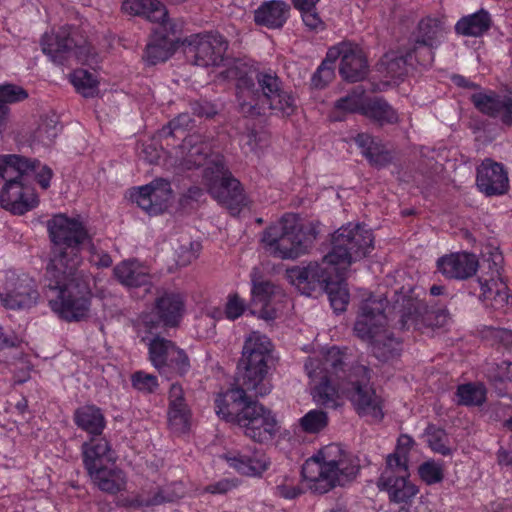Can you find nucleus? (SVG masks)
I'll return each instance as SVG.
<instances>
[{
  "label": "nucleus",
  "instance_id": "nucleus-13",
  "mask_svg": "<svg viewBox=\"0 0 512 512\" xmlns=\"http://www.w3.org/2000/svg\"><path fill=\"white\" fill-rule=\"evenodd\" d=\"M447 34L443 16H425L419 20L411 34L412 52L419 64L430 65L435 56V50L441 45Z\"/></svg>",
  "mask_w": 512,
  "mask_h": 512
},
{
  "label": "nucleus",
  "instance_id": "nucleus-56",
  "mask_svg": "<svg viewBox=\"0 0 512 512\" xmlns=\"http://www.w3.org/2000/svg\"><path fill=\"white\" fill-rule=\"evenodd\" d=\"M246 304L237 294L230 295L225 306V315L229 320L239 318L245 311Z\"/></svg>",
  "mask_w": 512,
  "mask_h": 512
},
{
  "label": "nucleus",
  "instance_id": "nucleus-17",
  "mask_svg": "<svg viewBox=\"0 0 512 512\" xmlns=\"http://www.w3.org/2000/svg\"><path fill=\"white\" fill-rule=\"evenodd\" d=\"M185 311L184 298L179 293L165 292L157 297L152 310V314L157 318L154 320L152 316H146L143 324L150 334H154V330L162 325L163 327H177L183 317Z\"/></svg>",
  "mask_w": 512,
  "mask_h": 512
},
{
  "label": "nucleus",
  "instance_id": "nucleus-14",
  "mask_svg": "<svg viewBox=\"0 0 512 512\" xmlns=\"http://www.w3.org/2000/svg\"><path fill=\"white\" fill-rule=\"evenodd\" d=\"M148 343L149 360L161 375L184 376L190 370V360L186 352L173 341L157 335Z\"/></svg>",
  "mask_w": 512,
  "mask_h": 512
},
{
  "label": "nucleus",
  "instance_id": "nucleus-37",
  "mask_svg": "<svg viewBox=\"0 0 512 512\" xmlns=\"http://www.w3.org/2000/svg\"><path fill=\"white\" fill-rule=\"evenodd\" d=\"M169 31L173 32L170 23L166 30L160 26L159 30L155 32V39L147 44L144 57L149 64L155 65L164 62L172 55L173 41L168 37Z\"/></svg>",
  "mask_w": 512,
  "mask_h": 512
},
{
  "label": "nucleus",
  "instance_id": "nucleus-38",
  "mask_svg": "<svg viewBox=\"0 0 512 512\" xmlns=\"http://www.w3.org/2000/svg\"><path fill=\"white\" fill-rule=\"evenodd\" d=\"M183 148L187 149L183 165L187 169L200 167L206 164L211 153L208 143L199 141V137L190 136L184 139Z\"/></svg>",
  "mask_w": 512,
  "mask_h": 512
},
{
  "label": "nucleus",
  "instance_id": "nucleus-53",
  "mask_svg": "<svg viewBox=\"0 0 512 512\" xmlns=\"http://www.w3.org/2000/svg\"><path fill=\"white\" fill-rule=\"evenodd\" d=\"M27 97L28 93L20 86L13 84L0 86V104L3 106L22 101Z\"/></svg>",
  "mask_w": 512,
  "mask_h": 512
},
{
  "label": "nucleus",
  "instance_id": "nucleus-54",
  "mask_svg": "<svg viewBox=\"0 0 512 512\" xmlns=\"http://www.w3.org/2000/svg\"><path fill=\"white\" fill-rule=\"evenodd\" d=\"M303 493L301 487L296 483L295 479L285 477L276 485L275 494L284 499H295Z\"/></svg>",
  "mask_w": 512,
  "mask_h": 512
},
{
  "label": "nucleus",
  "instance_id": "nucleus-61",
  "mask_svg": "<svg viewBox=\"0 0 512 512\" xmlns=\"http://www.w3.org/2000/svg\"><path fill=\"white\" fill-rule=\"evenodd\" d=\"M496 119H499L500 122L506 126L512 127V98L506 96L504 99L499 115Z\"/></svg>",
  "mask_w": 512,
  "mask_h": 512
},
{
  "label": "nucleus",
  "instance_id": "nucleus-31",
  "mask_svg": "<svg viewBox=\"0 0 512 512\" xmlns=\"http://www.w3.org/2000/svg\"><path fill=\"white\" fill-rule=\"evenodd\" d=\"M409 476H380L377 486L387 491L389 499L394 503H408L418 493V488L408 480Z\"/></svg>",
  "mask_w": 512,
  "mask_h": 512
},
{
  "label": "nucleus",
  "instance_id": "nucleus-9",
  "mask_svg": "<svg viewBox=\"0 0 512 512\" xmlns=\"http://www.w3.org/2000/svg\"><path fill=\"white\" fill-rule=\"evenodd\" d=\"M317 235L315 224H303L296 214L287 213L263 231L261 242L273 257L296 259L308 251Z\"/></svg>",
  "mask_w": 512,
  "mask_h": 512
},
{
  "label": "nucleus",
  "instance_id": "nucleus-15",
  "mask_svg": "<svg viewBox=\"0 0 512 512\" xmlns=\"http://www.w3.org/2000/svg\"><path fill=\"white\" fill-rule=\"evenodd\" d=\"M187 55L201 67L218 66L223 61L228 43L217 32L192 34L184 40Z\"/></svg>",
  "mask_w": 512,
  "mask_h": 512
},
{
  "label": "nucleus",
  "instance_id": "nucleus-30",
  "mask_svg": "<svg viewBox=\"0 0 512 512\" xmlns=\"http://www.w3.org/2000/svg\"><path fill=\"white\" fill-rule=\"evenodd\" d=\"M122 10L134 16H143L151 22L158 23L164 30L169 24L168 11L159 0H124Z\"/></svg>",
  "mask_w": 512,
  "mask_h": 512
},
{
  "label": "nucleus",
  "instance_id": "nucleus-10",
  "mask_svg": "<svg viewBox=\"0 0 512 512\" xmlns=\"http://www.w3.org/2000/svg\"><path fill=\"white\" fill-rule=\"evenodd\" d=\"M374 237L370 229L361 224L349 223L332 235V248L323 257V264L344 270L353 262L366 257L374 248Z\"/></svg>",
  "mask_w": 512,
  "mask_h": 512
},
{
  "label": "nucleus",
  "instance_id": "nucleus-19",
  "mask_svg": "<svg viewBox=\"0 0 512 512\" xmlns=\"http://www.w3.org/2000/svg\"><path fill=\"white\" fill-rule=\"evenodd\" d=\"M172 197L171 184L163 178L155 179L131 193V199L150 215H157L165 211Z\"/></svg>",
  "mask_w": 512,
  "mask_h": 512
},
{
  "label": "nucleus",
  "instance_id": "nucleus-55",
  "mask_svg": "<svg viewBox=\"0 0 512 512\" xmlns=\"http://www.w3.org/2000/svg\"><path fill=\"white\" fill-rule=\"evenodd\" d=\"M328 297L335 312L340 313L346 310V306L349 303V293L347 289L338 287L335 290H330Z\"/></svg>",
  "mask_w": 512,
  "mask_h": 512
},
{
  "label": "nucleus",
  "instance_id": "nucleus-4",
  "mask_svg": "<svg viewBox=\"0 0 512 512\" xmlns=\"http://www.w3.org/2000/svg\"><path fill=\"white\" fill-rule=\"evenodd\" d=\"M225 77L236 81L239 111L245 116H258L267 105L281 116H290L295 100L284 90L281 79L271 71H255L241 62H235L225 71Z\"/></svg>",
  "mask_w": 512,
  "mask_h": 512
},
{
  "label": "nucleus",
  "instance_id": "nucleus-1",
  "mask_svg": "<svg viewBox=\"0 0 512 512\" xmlns=\"http://www.w3.org/2000/svg\"><path fill=\"white\" fill-rule=\"evenodd\" d=\"M51 242L50 260L46 269L45 296L53 312L72 322L87 317L90 290L76 277L81 263V246L90 242L85 225L77 218L59 213L46 222Z\"/></svg>",
  "mask_w": 512,
  "mask_h": 512
},
{
  "label": "nucleus",
  "instance_id": "nucleus-49",
  "mask_svg": "<svg viewBox=\"0 0 512 512\" xmlns=\"http://www.w3.org/2000/svg\"><path fill=\"white\" fill-rule=\"evenodd\" d=\"M386 474L390 477L409 476L408 456L396 451L389 454L386 458V467L381 476Z\"/></svg>",
  "mask_w": 512,
  "mask_h": 512
},
{
  "label": "nucleus",
  "instance_id": "nucleus-59",
  "mask_svg": "<svg viewBox=\"0 0 512 512\" xmlns=\"http://www.w3.org/2000/svg\"><path fill=\"white\" fill-rule=\"evenodd\" d=\"M302 14V20L304 24L311 30H318L323 28V21L319 17L315 8H309L307 10H299Z\"/></svg>",
  "mask_w": 512,
  "mask_h": 512
},
{
  "label": "nucleus",
  "instance_id": "nucleus-35",
  "mask_svg": "<svg viewBox=\"0 0 512 512\" xmlns=\"http://www.w3.org/2000/svg\"><path fill=\"white\" fill-rule=\"evenodd\" d=\"M478 284L481 290L479 298L483 301H490L491 306L495 309L504 308L510 303L511 296L503 280L481 276L478 278Z\"/></svg>",
  "mask_w": 512,
  "mask_h": 512
},
{
  "label": "nucleus",
  "instance_id": "nucleus-7",
  "mask_svg": "<svg viewBox=\"0 0 512 512\" xmlns=\"http://www.w3.org/2000/svg\"><path fill=\"white\" fill-rule=\"evenodd\" d=\"M39 166L38 159L16 154L0 156V178L5 180L0 191L2 208L14 215H24L38 205V197L34 189L25 184V176Z\"/></svg>",
  "mask_w": 512,
  "mask_h": 512
},
{
  "label": "nucleus",
  "instance_id": "nucleus-20",
  "mask_svg": "<svg viewBox=\"0 0 512 512\" xmlns=\"http://www.w3.org/2000/svg\"><path fill=\"white\" fill-rule=\"evenodd\" d=\"M476 186L487 197L505 195L510 187L508 171L502 163L485 158L476 168Z\"/></svg>",
  "mask_w": 512,
  "mask_h": 512
},
{
  "label": "nucleus",
  "instance_id": "nucleus-32",
  "mask_svg": "<svg viewBox=\"0 0 512 512\" xmlns=\"http://www.w3.org/2000/svg\"><path fill=\"white\" fill-rule=\"evenodd\" d=\"M492 26L490 13L480 9L475 13L461 17L455 24V33L464 37H481Z\"/></svg>",
  "mask_w": 512,
  "mask_h": 512
},
{
  "label": "nucleus",
  "instance_id": "nucleus-42",
  "mask_svg": "<svg viewBox=\"0 0 512 512\" xmlns=\"http://www.w3.org/2000/svg\"><path fill=\"white\" fill-rule=\"evenodd\" d=\"M455 402L462 406H481L486 401V388L482 384L466 383L457 387Z\"/></svg>",
  "mask_w": 512,
  "mask_h": 512
},
{
  "label": "nucleus",
  "instance_id": "nucleus-44",
  "mask_svg": "<svg viewBox=\"0 0 512 512\" xmlns=\"http://www.w3.org/2000/svg\"><path fill=\"white\" fill-rule=\"evenodd\" d=\"M425 436L427 437L428 446L433 452L443 456L452 454L450 439L444 429L430 424L425 429Z\"/></svg>",
  "mask_w": 512,
  "mask_h": 512
},
{
  "label": "nucleus",
  "instance_id": "nucleus-2",
  "mask_svg": "<svg viewBox=\"0 0 512 512\" xmlns=\"http://www.w3.org/2000/svg\"><path fill=\"white\" fill-rule=\"evenodd\" d=\"M347 351L333 346L306 360L307 375L316 383L313 398L322 406L337 408L344 396L359 416L380 421L383 401L371 384V369L352 363Z\"/></svg>",
  "mask_w": 512,
  "mask_h": 512
},
{
  "label": "nucleus",
  "instance_id": "nucleus-28",
  "mask_svg": "<svg viewBox=\"0 0 512 512\" xmlns=\"http://www.w3.org/2000/svg\"><path fill=\"white\" fill-rule=\"evenodd\" d=\"M290 5L283 0L264 1L254 11V21L268 29H280L290 16Z\"/></svg>",
  "mask_w": 512,
  "mask_h": 512
},
{
  "label": "nucleus",
  "instance_id": "nucleus-34",
  "mask_svg": "<svg viewBox=\"0 0 512 512\" xmlns=\"http://www.w3.org/2000/svg\"><path fill=\"white\" fill-rule=\"evenodd\" d=\"M115 278L126 287L148 286L151 276L137 261H122L113 269Z\"/></svg>",
  "mask_w": 512,
  "mask_h": 512
},
{
  "label": "nucleus",
  "instance_id": "nucleus-60",
  "mask_svg": "<svg viewBox=\"0 0 512 512\" xmlns=\"http://www.w3.org/2000/svg\"><path fill=\"white\" fill-rule=\"evenodd\" d=\"M30 173L35 175L36 181L41 186V188H49L50 180L53 176V171L49 166L40 163V166L37 167L35 171L28 172V174Z\"/></svg>",
  "mask_w": 512,
  "mask_h": 512
},
{
  "label": "nucleus",
  "instance_id": "nucleus-63",
  "mask_svg": "<svg viewBox=\"0 0 512 512\" xmlns=\"http://www.w3.org/2000/svg\"><path fill=\"white\" fill-rule=\"evenodd\" d=\"M181 249L182 253L179 255L178 263L185 266L197 258L200 244L190 243V250H187L185 247H182Z\"/></svg>",
  "mask_w": 512,
  "mask_h": 512
},
{
  "label": "nucleus",
  "instance_id": "nucleus-64",
  "mask_svg": "<svg viewBox=\"0 0 512 512\" xmlns=\"http://www.w3.org/2000/svg\"><path fill=\"white\" fill-rule=\"evenodd\" d=\"M234 485L227 479L220 480L206 487V491L211 494H224L232 489Z\"/></svg>",
  "mask_w": 512,
  "mask_h": 512
},
{
  "label": "nucleus",
  "instance_id": "nucleus-46",
  "mask_svg": "<svg viewBox=\"0 0 512 512\" xmlns=\"http://www.w3.org/2000/svg\"><path fill=\"white\" fill-rule=\"evenodd\" d=\"M328 421L326 412L313 409L299 419V426L305 433L316 434L327 427Z\"/></svg>",
  "mask_w": 512,
  "mask_h": 512
},
{
  "label": "nucleus",
  "instance_id": "nucleus-21",
  "mask_svg": "<svg viewBox=\"0 0 512 512\" xmlns=\"http://www.w3.org/2000/svg\"><path fill=\"white\" fill-rule=\"evenodd\" d=\"M251 312L266 321L277 318L278 308L276 301H280L285 295L283 290L270 281L252 280Z\"/></svg>",
  "mask_w": 512,
  "mask_h": 512
},
{
  "label": "nucleus",
  "instance_id": "nucleus-12",
  "mask_svg": "<svg viewBox=\"0 0 512 512\" xmlns=\"http://www.w3.org/2000/svg\"><path fill=\"white\" fill-rule=\"evenodd\" d=\"M203 182L212 198L229 210L237 212L244 205L241 183L225 166L222 158L216 157L205 167Z\"/></svg>",
  "mask_w": 512,
  "mask_h": 512
},
{
  "label": "nucleus",
  "instance_id": "nucleus-3",
  "mask_svg": "<svg viewBox=\"0 0 512 512\" xmlns=\"http://www.w3.org/2000/svg\"><path fill=\"white\" fill-rule=\"evenodd\" d=\"M389 302L400 316L401 329L417 327L428 313L427 305L416 289L410 286L393 290L390 300L386 296L378 300L369 298L362 303L354 331L360 339L370 344L373 355L382 362L398 357L402 350L400 341L387 329L385 309Z\"/></svg>",
  "mask_w": 512,
  "mask_h": 512
},
{
  "label": "nucleus",
  "instance_id": "nucleus-29",
  "mask_svg": "<svg viewBox=\"0 0 512 512\" xmlns=\"http://www.w3.org/2000/svg\"><path fill=\"white\" fill-rule=\"evenodd\" d=\"M354 141L371 166L383 168L392 163V152L379 138L367 133H359Z\"/></svg>",
  "mask_w": 512,
  "mask_h": 512
},
{
  "label": "nucleus",
  "instance_id": "nucleus-36",
  "mask_svg": "<svg viewBox=\"0 0 512 512\" xmlns=\"http://www.w3.org/2000/svg\"><path fill=\"white\" fill-rule=\"evenodd\" d=\"M73 420L77 427L92 436H100L105 428V417L95 405H84L74 412Z\"/></svg>",
  "mask_w": 512,
  "mask_h": 512
},
{
  "label": "nucleus",
  "instance_id": "nucleus-6",
  "mask_svg": "<svg viewBox=\"0 0 512 512\" xmlns=\"http://www.w3.org/2000/svg\"><path fill=\"white\" fill-rule=\"evenodd\" d=\"M359 465L339 444H329L302 466V476L315 493L324 494L337 486L351 482Z\"/></svg>",
  "mask_w": 512,
  "mask_h": 512
},
{
  "label": "nucleus",
  "instance_id": "nucleus-22",
  "mask_svg": "<svg viewBox=\"0 0 512 512\" xmlns=\"http://www.w3.org/2000/svg\"><path fill=\"white\" fill-rule=\"evenodd\" d=\"M230 467L246 476H260L270 464L264 451L256 447H246L225 455Z\"/></svg>",
  "mask_w": 512,
  "mask_h": 512
},
{
  "label": "nucleus",
  "instance_id": "nucleus-50",
  "mask_svg": "<svg viewBox=\"0 0 512 512\" xmlns=\"http://www.w3.org/2000/svg\"><path fill=\"white\" fill-rule=\"evenodd\" d=\"M421 479L428 485L439 483L444 478L443 466L435 461H426L418 469Z\"/></svg>",
  "mask_w": 512,
  "mask_h": 512
},
{
  "label": "nucleus",
  "instance_id": "nucleus-26",
  "mask_svg": "<svg viewBox=\"0 0 512 512\" xmlns=\"http://www.w3.org/2000/svg\"><path fill=\"white\" fill-rule=\"evenodd\" d=\"M82 457L87 472L116 462V455L109 441L100 436H92L82 444Z\"/></svg>",
  "mask_w": 512,
  "mask_h": 512
},
{
  "label": "nucleus",
  "instance_id": "nucleus-47",
  "mask_svg": "<svg viewBox=\"0 0 512 512\" xmlns=\"http://www.w3.org/2000/svg\"><path fill=\"white\" fill-rule=\"evenodd\" d=\"M71 82L84 97H93L97 93L98 82L87 70H75L71 75Z\"/></svg>",
  "mask_w": 512,
  "mask_h": 512
},
{
  "label": "nucleus",
  "instance_id": "nucleus-57",
  "mask_svg": "<svg viewBox=\"0 0 512 512\" xmlns=\"http://www.w3.org/2000/svg\"><path fill=\"white\" fill-rule=\"evenodd\" d=\"M502 262L503 256L498 251L491 252L489 254V257L483 260V266L487 264V267L489 269L490 275L488 278H496L499 280H503L501 276Z\"/></svg>",
  "mask_w": 512,
  "mask_h": 512
},
{
  "label": "nucleus",
  "instance_id": "nucleus-62",
  "mask_svg": "<svg viewBox=\"0 0 512 512\" xmlns=\"http://www.w3.org/2000/svg\"><path fill=\"white\" fill-rule=\"evenodd\" d=\"M491 336L495 341L502 344L506 348H512V330L505 328H495L491 330Z\"/></svg>",
  "mask_w": 512,
  "mask_h": 512
},
{
  "label": "nucleus",
  "instance_id": "nucleus-58",
  "mask_svg": "<svg viewBox=\"0 0 512 512\" xmlns=\"http://www.w3.org/2000/svg\"><path fill=\"white\" fill-rule=\"evenodd\" d=\"M193 120L189 113H181L169 122L168 134L175 136L177 132H184L193 126Z\"/></svg>",
  "mask_w": 512,
  "mask_h": 512
},
{
  "label": "nucleus",
  "instance_id": "nucleus-51",
  "mask_svg": "<svg viewBox=\"0 0 512 512\" xmlns=\"http://www.w3.org/2000/svg\"><path fill=\"white\" fill-rule=\"evenodd\" d=\"M132 386L144 393H153L158 387L157 377L143 371L135 372L131 377Z\"/></svg>",
  "mask_w": 512,
  "mask_h": 512
},
{
  "label": "nucleus",
  "instance_id": "nucleus-23",
  "mask_svg": "<svg viewBox=\"0 0 512 512\" xmlns=\"http://www.w3.org/2000/svg\"><path fill=\"white\" fill-rule=\"evenodd\" d=\"M479 267L475 254L456 252L437 260L438 270L448 279L465 280L472 277Z\"/></svg>",
  "mask_w": 512,
  "mask_h": 512
},
{
  "label": "nucleus",
  "instance_id": "nucleus-11",
  "mask_svg": "<svg viewBox=\"0 0 512 512\" xmlns=\"http://www.w3.org/2000/svg\"><path fill=\"white\" fill-rule=\"evenodd\" d=\"M41 47L45 55L58 65L70 64L72 61L86 64L92 48L70 25H63L46 32L41 38Z\"/></svg>",
  "mask_w": 512,
  "mask_h": 512
},
{
  "label": "nucleus",
  "instance_id": "nucleus-48",
  "mask_svg": "<svg viewBox=\"0 0 512 512\" xmlns=\"http://www.w3.org/2000/svg\"><path fill=\"white\" fill-rule=\"evenodd\" d=\"M334 63V59H329L328 51L325 59L322 61V63L319 65L317 70L312 75L311 85L314 88L323 89L334 79Z\"/></svg>",
  "mask_w": 512,
  "mask_h": 512
},
{
  "label": "nucleus",
  "instance_id": "nucleus-45",
  "mask_svg": "<svg viewBox=\"0 0 512 512\" xmlns=\"http://www.w3.org/2000/svg\"><path fill=\"white\" fill-rule=\"evenodd\" d=\"M61 126L55 116L45 117L41 120L39 126L33 133V141L42 144L43 146H50L59 132Z\"/></svg>",
  "mask_w": 512,
  "mask_h": 512
},
{
  "label": "nucleus",
  "instance_id": "nucleus-5",
  "mask_svg": "<svg viewBox=\"0 0 512 512\" xmlns=\"http://www.w3.org/2000/svg\"><path fill=\"white\" fill-rule=\"evenodd\" d=\"M250 391L228 389L214 401L216 414L227 422L236 423L245 436L258 443L270 442L280 430L275 414L253 398Z\"/></svg>",
  "mask_w": 512,
  "mask_h": 512
},
{
  "label": "nucleus",
  "instance_id": "nucleus-25",
  "mask_svg": "<svg viewBox=\"0 0 512 512\" xmlns=\"http://www.w3.org/2000/svg\"><path fill=\"white\" fill-rule=\"evenodd\" d=\"M324 264L309 263L306 267L295 266L286 270L288 281L295 285L302 294L310 295L315 284L328 283L331 273Z\"/></svg>",
  "mask_w": 512,
  "mask_h": 512
},
{
  "label": "nucleus",
  "instance_id": "nucleus-41",
  "mask_svg": "<svg viewBox=\"0 0 512 512\" xmlns=\"http://www.w3.org/2000/svg\"><path fill=\"white\" fill-rule=\"evenodd\" d=\"M486 375L490 383L495 387L499 396L507 394L508 384L512 383V362L503 360L488 366Z\"/></svg>",
  "mask_w": 512,
  "mask_h": 512
},
{
  "label": "nucleus",
  "instance_id": "nucleus-40",
  "mask_svg": "<svg viewBox=\"0 0 512 512\" xmlns=\"http://www.w3.org/2000/svg\"><path fill=\"white\" fill-rule=\"evenodd\" d=\"M412 50L405 55L398 52H388L380 60L378 70L391 79H399L406 75L408 59L412 58Z\"/></svg>",
  "mask_w": 512,
  "mask_h": 512
},
{
  "label": "nucleus",
  "instance_id": "nucleus-52",
  "mask_svg": "<svg viewBox=\"0 0 512 512\" xmlns=\"http://www.w3.org/2000/svg\"><path fill=\"white\" fill-rule=\"evenodd\" d=\"M365 98L361 94L352 93L338 99L335 102V110L349 113H360L362 115V106Z\"/></svg>",
  "mask_w": 512,
  "mask_h": 512
},
{
  "label": "nucleus",
  "instance_id": "nucleus-18",
  "mask_svg": "<svg viewBox=\"0 0 512 512\" xmlns=\"http://www.w3.org/2000/svg\"><path fill=\"white\" fill-rule=\"evenodd\" d=\"M340 58L339 73L349 82H358L365 79L369 66L363 50L350 42H342L329 48V59Z\"/></svg>",
  "mask_w": 512,
  "mask_h": 512
},
{
  "label": "nucleus",
  "instance_id": "nucleus-43",
  "mask_svg": "<svg viewBox=\"0 0 512 512\" xmlns=\"http://www.w3.org/2000/svg\"><path fill=\"white\" fill-rule=\"evenodd\" d=\"M180 497V494L171 486H164L149 491L147 496L144 493L138 495L135 501L140 507H151L174 502Z\"/></svg>",
  "mask_w": 512,
  "mask_h": 512
},
{
  "label": "nucleus",
  "instance_id": "nucleus-8",
  "mask_svg": "<svg viewBox=\"0 0 512 512\" xmlns=\"http://www.w3.org/2000/svg\"><path fill=\"white\" fill-rule=\"evenodd\" d=\"M273 344L260 332L253 331L245 339L238 362L237 384L231 389H244L254 396H266L272 390L269 362Z\"/></svg>",
  "mask_w": 512,
  "mask_h": 512
},
{
  "label": "nucleus",
  "instance_id": "nucleus-24",
  "mask_svg": "<svg viewBox=\"0 0 512 512\" xmlns=\"http://www.w3.org/2000/svg\"><path fill=\"white\" fill-rule=\"evenodd\" d=\"M168 425L175 434L186 433L190 428L191 410L185 399V392L178 383H173L168 395Z\"/></svg>",
  "mask_w": 512,
  "mask_h": 512
},
{
  "label": "nucleus",
  "instance_id": "nucleus-27",
  "mask_svg": "<svg viewBox=\"0 0 512 512\" xmlns=\"http://www.w3.org/2000/svg\"><path fill=\"white\" fill-rule=\"evenodd\" d=\"M87 473L92 484L104 493L116 495L126 489V473L115 463L96 468Z\"/></svg>",
  "mask_w": 512,
  "mask_h": 512
},
{
  "label": "nucleus",
  "instance_id": "nucleus-39",
  "mask_svg": "<svg viewBox=\"0 0 512 512\" xmlns=\"http://www.w3.org/2000/svg\"><path fill=\"white\" fill-rule=\"evenodd\" d=\"M505 98L493 90H480L471 95L470 101L480 113L496 119Z\"/></svg>",
  "mask_w": 512,
  "mask_h": 512
},
{
  "label": "nucleus",
  "instance_id": "nucleus-33",
  "mask_svg": "<svg viewBox=\"0 0 512 512\" xmlns=\"http://www.w3.org/2000/svg\"><path fill=\"white\" fill-rule=\"evenodd\" d=\"M362 115L380 126L396 124L399 121L396 110L382 97L365 98Z\"/></svg>",
  "mask_w": 512,
  "mask_h": 512
},
{
  "label": "nucleus",
  "instance_id": "nucleus-16",
  "mask_svg": "<svg viewBox=\"0 0 512 512\" xmlns=\"http://www.w3.org/2000/svg\"><path fill=\"white\" fill-rule=\"evenodd\" d=\"M39 298L35 282L29 276L7 272L0 287V301L8 309H26L34 306Z\"/></svg>",
  "mask_w": 512,
  "mask_h": 512
}]
</instances>
